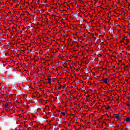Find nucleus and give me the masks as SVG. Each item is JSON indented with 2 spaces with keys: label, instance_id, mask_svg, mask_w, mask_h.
I'll return each instance as SVG.
<instances>
[{
  "label": "nucleus",
  "instance_id": "nucleus-7",
  "mask_svg": "<svg viewBox=\"0 0 130 130\" xmlns=\"http://www.w3.org/2000/svg\"><path fill=\"white\" fill-rule=\"evenodd\" d=\"M109 108H107L106 109L107 110V109H108Z\"/></svg>",
  "mask_w": 130,
  "mask_h": 130
},
{
  "label": "nucleus",
  "instance_id": "nucleus-1",
  "mask_svg": "<svg viewBox=\"0 0 130 130\" xmlns=\"http://www.w3.org/2000/svg\"><path fill=\"white\" fill-rule=\"evenodd\" d=\"M103 82L104 84L108 85L109 84V79H108V78H104L103 79Z\"/></svg>",
  "mask_w": 130,
  "mask_h": 130
},
{
  "label": "nucleus",
  "instance_id": "nucleus-5",
  "mask_svg": "<svg viewBox=\"0 0 130 130\" xmlns=\"http://www.w3.org/2000/svg\"><path fill=\"white\" fill-rule=\"evenodd\" d=\"M60 114L61 115H63V116H64V115H66V113L64 112H61Z\"/></svg>",
  "mask_w": 130,
  "mask_h": 130
},
{
  "label": "nucleus",
  "instance_id": "nucleus-3",
  "mask_svg": "<svg viewBox=\"0 0 130 130\" xmlns=\"http://www.w3.org/2000/svg\"><path fill=\"white\" fill-rule=\"evenodd\" d=\"M124 121L125 122H127V123H129L130 122V117H127L124 119Z\"/></svg>",
  "mask_w": 130,
  "mask_h": 130
},
{
  "label": "nucleus",
  "instance_id": "nucleus-4",
  "mask_svg": "<svg viewBox=\"0 0 130 130\" xmlns=\"http://www.w3.org/2000/svg\"><path fill=\"white\" fill-rule=\"evenodd\" d=\"M47 82L48 84H50L51 83V79L48 78L47 79Z\"/></svg>",
  "mask_w": 130,
  "mask_h": 130
},
{
  "label": "nucleus",
  "instance_id": "nucleus-6",
  "mask_svg": "<svg viewBox=\"0 0 130 130\" xmlns=\"http://www.w3.org/2000/svg\"><path fill=\"white\" fill-rule=\"evenodd\" d=\"M127 106H128V107H130V105L129 104H127Z\"/></svg>",
  "mask_w": 130,
  "mask_h": 130
},
{
  "label": "nucleus",
  "instance_id": "nucleus-2",
  "mask_svg": "<svg viewBox=\"0 0 130 130\" xmlns=\"http://www.w3.org/2000/svg\"><path fill=\"white\" fill-rule=\"evenodd\" d=\"M114 118H115V120H120V117H119V116L117 114L115 115L114 117Z\"/></svg>",
  "mask_w": 130,
  "mask_h": 130
}]
</instances>
